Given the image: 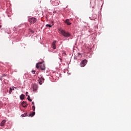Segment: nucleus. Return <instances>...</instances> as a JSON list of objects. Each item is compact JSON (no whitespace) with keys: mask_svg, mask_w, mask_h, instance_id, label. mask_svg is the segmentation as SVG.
<instances>
[{"mask_svg":"<svg viewBox=\"0 0 131 131\" xmlns=\"http://www.w3.org/2000/svg\"><path fill=\"white\" fill-rule=\"evenodd\" d=\"M59 31L60 32L61 34L64 37H69L71 34L69 32H66L65 30H62V29H59Z\"/></svg>","mask_w":131,"mask_h":131,"instance_id":"1","label":"nucleus"},{"mask_svg":"<svg viewBox=\"0 0 131 131\" xmlns=\"http://www.w3.org/2000/svg\"><path fill=\"white\" fill-rule=\"evenodd\" d=\"M26 116H27V113H25L24 114L21 115V117H25Z\"/></svg>","mask_w":131,"mask_h":131,"instance_id":"14","label":"nucleus"},{"mask_svg":"<svg viewBox=\"0 0 131 131\" xmlns=\"http://www.w3.org/2000/svg\"><path fill=\"white\" fill-rule=\"evenodd\" d=\"M9 94H11V93H12V88H10V90H9Z\"/></svg>","mask_w":131,"mask_h":131,"instance_id":"17","label":"nucleus"},{"mask_svg":"<svg viewBox=\"0 0 131 131\" xmlns=\"http://www.w3.org/2000/svg\"><path fill=\"white\" fill-rule=\"evenodd\" d=\"M36 67L37 69H39L40 67L41 70H45L46 69L45 64H42V62H39L38 63H36Z\"/></svg>","mask_w":131,"mask_h":131,"instance_id":"2","label":"nucleus"},{"mask_svg":"<svg viewBox=\"0 0 131 131\" xmlns=\"http://www.w3.org/2000/svg\"><path fill=\"white\" fill-rule=\"evenodd\" d=\"M88 63V61L86 59L83 60L81 63H80V66L81 67H84Z\"/></svg>","mask_w":131,"mask_h":131,"instance_id":"4","label":"nucleus"},{"mask_svg":"<svg viewBox=\"0 0 131 131\" xmlns=\"http://www.w3.org/2000/svg\"><path fill=\"white\" fill-rule=\"evenodd\" d=\"M29 100H30V102L32 101V100L31 99H30V98L29 99Z\"/></svg>","mask_w":131,"mask_h":131,"instance_id":"22","label":"nucleus"},{"mask_svg":"<svg viewBox=\"0 0 131 131\" xmlns=\"http://www.w3.org/2000/svg\"><path fill=\"white\" fill-rule=\"evenodd\" d=\"M28 94H29L28 92H26V95L27 96H28Z\"/></svg>","mask_w":131,"mask_h":131,"instance_id":"21","label":"nucleus"},{"mask_svg":"<svg viewBox=\"0 0 131 131\" xmlns=\"http://www.w3.org/2000/svg\"><path fill=\"white\" fill-rule=\"evenodd\" d=\"M81 55V53H78V56L80 55Z\"/></svg>","mask_w":131,"mask_h":131,"instance_id":"25","label":"nucleus"},{"mask_svg":"<svg viewBox=\"0 0 131 131\" xmlns=\"http://www.w3.org/2000/svg\"><path fill=\"white\" fill-rule=\"evenodd\" d=\"M32 109H33V111H35V105H33V106H32Z\"/></svg>","mask_w":131,"mask_h":131,"instance_id":"16","label":"nucleus"},{"mask_svg":"<svg viewBox=\"0 0 131 131\" xmlns=\"http://www.w3.org/2000/svg\"><path fill=\"white\" fill-rule=\"evenodd\" d=\"M20 100H24L25 99V95L21 94L20 96Z\"/></svg>","mask_w":131,"mask_h":131,"instance_id":"10","label":"nucleus"},{"mask_svg":"<svg viewBox=\"0 0 131 131\" xmlns=\"http://www.w3.org/2000/svg\"><path fill=\"white\" fill-rule=\"evenodd\" d=\"M27 99H28V100H29V99H30V97L29 95H28V97Z\"/></svg>","mask_w":131,"mask_h":131,"instance_id":"19","label":"nucleus"},{"mask_svg":"<svg viewBox=\"0 0 131 131\" xmlns=\"http://www.w3.org/2000/svg\"><path fill=\"white\" fill-rule=\"evenodd\" d=\"M65 22L67 25H71V24H72V23L70 22V20L69 19H66Z\"/></svg>","mask_w":131,"mask_h":131,"instance_id":"9","label":"nucleus"},{"mask_svg":"<svg viewBox=\"0 0 131 131\" xmlns=\"http://www.w3.org/2000/svg\"><path fill=\"white\" fill-rule=\"evenodd\" d=\"M46 26L47 27H49V28H51V27H52L51 25H50V24H47V25H46Z\"/></svg>","mask_w":131,"mask_h":131,"instance_id":"15","label":"nucleus"},{"mask_svg":"<svg viewBox=\"0 0 131 131\" xmlns=\"http://www.w3.org/2000/svg\"><path fill=\"white\" fill-rule=\"evenodd\" d=\"M35 115V112H33L32 113L30 114L29 116L30 117H33Z\"/></svg>","mask_w":131,"mask_h":131,"instance_id":"11","label":"nucleus"},{"mask_svg":"<svg viewBox=\"0 0 131 131\" xmlns=\"http://www.w3.org/2000/svg\"><path fill=\"white\" fill-rule=\"evenodd\" d=\"M31 72L33 73L34 74H35V70H32Z\"/></svg>","mask_w":131,"mask_h":131,"instance_id":"18","label":"nucleus"},{"mask_svg":"<svg viewBox=\"0 0 131 131\" xmlns=\"http://www.w3.org/2000/svg\"><path fill=\"white\" fill-rule=\"evenodd\" d=\"M55 0H51L52 2L55 3Z\"/></svg>","mask_w":131,"mask_h":131,"instance_id":"20","label":"nucleus"},{"mask_svg":"<svg viewBox=\"0 0 131 131\" xmlns=\"http://www.w3.org/2000/svg\"><path fill=\"white\" fill-rule=\"evenodd\" d=\"M38 79L39 83L40 84H42V82H43L45 80V79L43 77H42V76H41V77H38Z\"/></svg>","mask_w":131,"mask_h":131,"instance_id":"5","label":"nucleus"},{"mask_svg":"<svg viewBox=\"0 0 131 131\" xmlns=\"http://www.w3.org/2000/svg\"><path fill=\"white\" fill-rule=\"evenodd\" d=\"M5 75H4L3 76H5Z\"/></svg>","mask_w":131,"mask_h":131,"instance_id":"28","label":"nucleus"},{"mask_svg":"<svg viewBox=\"0 0 131 131\" xmlns=\"http://www.w3.org/2000/svg\"><path fill=\"white\" fill-rule=\"evenodd\" d=\"M56 40H54L53 41V42L52 43V47H53V48L54 50H56Z\"/></svg>","mask_w":131,"mask_h":131,"instance_id":"8","label":"nucleus"},{"mask_svg":"<svg viewBox=\"0 0 131 131\" xmlns=\"http://www.w3.org/2000/svg\"><path fill=\"white\" fill-rule=\"evenodd\" d=\"M53 13H56V11L54 12Z\"/></svg>","mask_w":131,"mask_h":131,"instance_id":"27","label":"nucleus"},{"mask_svg":"<svg viewBox=\"0 0 131 131\" xmlns=\"http://www.w3.org/2000/svg\"><path fill=\"white\" fill-rule=\"evenodd\" d=\"M29 21L30 22V23L34 24V23H35V22L37 21V18H36L35 17L30 18H29Z\"/></svg>","mask_w":131,"mask_h":131,"instance_id":"3","label":"nucleus"},{"mask_svg":"<svg viewBox=\"0 0 131 131\" xmlns=\"http://www.w3.org/2000/svg\"><path fill=\"white\" fill-rule=\"evenodd\" d=\"M21 105L24 107L26 108V107L28 106V103H27L26 101H23L21 103Z\"/></svg>","mask_w":131,"mask_h":131,"instance_id":"7","label":"nucleus"},{"mask_svg":"<svg viewBox=\"0 0 131 131\" xmlns=\"http://www.w3.org/2000/svg\"><path fill=\"white\" fill-rule=\"evenodd\" d=\"M32 104L33 105H34V104H35V103L34 102V101H33V102L32 103Z\"/></svg>","mask_w":131,"mask_h":131,"instance_id":"24","label":"nucleus"},{"mask_svg":"<svg viewBox=\"0 0 131 131\" xmlns=\"http://www.w3.org/2000/svg\"><path fill=\"white\" fill-rule=\"evenodd\" d=\"M92 16H93V18H94V19H97V15H96V14H93Z\"/></svg>","mask_w":131,"mask_h":131,"instance_id":"13","label":"nucleus"},{"mask_svg":"<svg viewBox=\"0 0 131 131\" xmlns=\"http://www.w3.org/2000/svg\"><path fill=\"white\" fill-rule=\"evenodd\" d=\"M57 4H58V3H57L56 4L55 3L54 4V5H57Z\"/></svg>","mask_w":131,"mask_h":131,"instance_id":"23","label":"nucleus"},{"mask_svg":"<svg viewBox=\"0 0 131 131\" xmlns=\"http://www.w3.org/2000/svg\"><path fill=\"white\" fill-rule=\"evenodd\" d=\"M5 122H6V120H3L2 121V122H1V126H4V124H5Z\"/></svg>","mask_w":131,"mask_h":131,"instance_id":"12","label":"nucleus"},{"mask_svg":"<svg viewBox=\"0 0 131 131\" xmlns=\"http://www.w3.org/2000/svg\"><path fill=\"white\" fill-rule=\"evenodd\" d=\"M38 86H37V85L36 84H34L33 85V90L34 91V92H36L37 91Z\"/></svg>","mask_w":131,"mask_h":131,"instance_id":"6","label":"nucleus"},{"mask_svg":"<svg viewBox=\"0 0 131 131\" xmlns=\"http://www.w3.org/2000/svg\"><path fill=\"white\" fill-rule=\"evenodd\" d=\"M2 26L1 25H0V28H2Z\"/></svg>","mask_w":131,"mask_h":131,"instance_id":"26","label":"nucleus"}]
</instances>
